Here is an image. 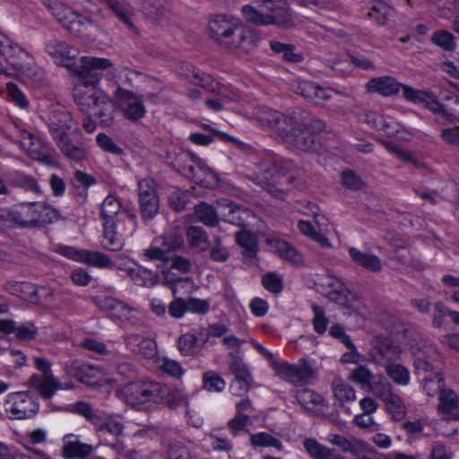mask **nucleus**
Instances as JSON below:
<instances>
[{
    "label": "nucleus",
    "instance_id": "nucleus-14",
    "mask_svg": "<svg viewBox=\"0 0 459 459\" xmlns=\"http://www.w3.org/2000/svg\"><path fill=\"white\" fill-rule=\"evenodd\" d=\"M186 76L196 85H200L204 90L220 96L227 100H236L238 94L227 86L215 81L210 74L201 72L199 69L191 66V69Z\"/></svg>",
    "mask_w": 459,
    "mask_h": 459
},
{
    "label": "nucleus",
    "instance_id": "nucleus-6",
    "mask_svg": "<svg viewBox=\"0 0 459 459\" xmlns=\"http://www.w3.org/2000/svg\"><path fill=\"white\" fill-rule=\"evenodd\" d=\"M4 409L10 420H29L38 414L39 403L29 391L14 392L6 395Z\"/></svg>",
    "mask_w": 459,
    "mask_h": 459
},
{
    "label": "nucleus",
    "instance_id": "nucleus-17",
    "mask_svg": "<svg viewBox=\"0 0 459 459\" xmlns=\"http://www.w3.org/2000/svg\"><path fill=\"white\" fill-rule=\"evenodd\" d=\"M46 52L51 56L56 64L70 67L74 65V59L79 51L67 42L56 39H49L45 44Z\"/></svg>",
    "mask_w": 459,
    "mask_h": 459
},
{
    "label": "nucleus",
    "instance_id": "nucleus-24",
    "mask_svg": "<svg viewBox=\"0 0 459 459\" xmlns=\"http://www.w3.org/2000/svg\"><path fill=\"white\" fill-rule=\"evenodd\" d=\"M28 383L30 387L37 389L45 399L52 398L56 392L62 387V383L53 374H33Z\"/></svg>",
    "mask_w": 459,
    "mask_h": 459
},
{
    "label": "nucleus",
    "instance_id": "nucleus-7",
    "mask_svg": "<svg viewBox=\"0 0 459 459\" xmlns=\"http://www.w3.org/2000/svg\"><path fill=\"white\" fill-rule=\"evenodd\" d=\"M100 217L103 222L125 224L126 232L128 234L134 233L137 229L136 214L128 209H123L120 200L114 195H108L103 200Z\"/></svg>",
    "mask_w": 459,
    "mask_h": 459
},
{
    "label": "nucleus",
    "instance_id": "nucleus-62",
    "mask_svg": "<svg viewBox=\"0 0 459 459\" xmlns=\"http://www.w3.org/2000/svg\"><path fill=\"white\" fill-rule=\"evenodd\" d=\"M160 369L163 373L177 379L180 378L185 373V370L179 362L169 358L162 359Z\"/></svg>",
    "mask_w": 459,
    "mask_h": 459
},
{
    "label": "nucleus",
    "instance_id": "nucleus-61",
    "mask_svg": "<svg viewBox=\"0 0 459 459\" xmlns=\"http://www.w3.org/2000/svg\"><path fill=\"white\" fill-rule=\"evenodd\" d=\"M250 423L249 416L235 415L228 421V428L232 436H238L241 432L249 433L247 426Z\"/></svg>",
    "mask_w": 459,
    "mask_h": 459
},
{
    "label": "nucleus",
    "instance_id": "nucleus-50",
    "mask_svg": "<svg viewBox=\"0 0 459 459\" xmlns=\"http://www.w3.org/2000/svg\"><path fill=\"white\" fill-rule=\"evenodd\" d=\"M423 390L429 397H434L437 394L445 391V379L439 373L431 374L423 379Z\"/></svg>",
    "mask_w": 459,
    "mask_h": 459
},
{
    "label": "nucleus",
    "instance_id": "nucleus-52",
    "mask_svg": "<svg viewBox=\"0 0 459 459\" xmlns=\"http://www.w3.org/2000/svg\"><path fill=\"white\" fill-rule=\"evenodd\" d=\"M304 447L314 459H330L333 455L332 449L320 444L315 438H307L304 441Z\"/></svg>",
    "mask_w": 459,
    "mask_h": 459
},
{
    "label": "nucleus",
    "instance_id": "nucleus-13",
    "mask_svg": "<svg viewBox=\"0 0 459 459\" xmlns=\"http://www.w3.org/2000/svg\"><path fill=\"white\" fill-rule=\"evenodd\" d=\"M402 348L385 336H376L372 341L371 359L378 366H385L400 359Z\"/></svg>",
    "mask_w": 459,
    "mask_h": 459
},
{
    "label": "nucleus",
    "instance_id": "nucleus-5",
    "mask_svg": "<svg viewBox=\"0 0 459 459\" xmlns=\"http://www.w3.org/2000/svg\"><path fill=\"white\" fill-rule=\"evenodd\" d=\"M260 172L258 184L278 199L283 198L295 179V175L290 170L288 164L282 165L276 161L263 162Z\"/></svg>",
    "mask_w": 459,
    "mask_h": 459
},
{
    "label": "nucleus",
    "instance_id": "nucleus-1",
    "mask_svg": "<svg viewBox=\"0 0 459 459\" xmlns=\"http://www.w3.org/2000/svg\"><path fill=\"white\" fill-rule=\"evenodd\" d=\"M210 37L222 48L247 54L257 44L258 38L241 20L230 15H216L209 22Z\"/></svg>",
    "mask_w": 459,
    "mask_h": 459
},
{
    "label": "nucleus",
    "instance_id": "nucleus-27",
    "mask_svg": "<svg viewBox=\"0 0 459 459\" xmlns=\"http://www.w3.org/2000/svg\"><path fill=\"white\" fill-rule=\"evenodd\" d=\"M125 341L130 351L139 353L146 359H152L157 354L156 342L151 338L141 339L139 334L130 333L126 335Z\"/></svg>",
    "mask_w": 459,
    "mask_h": 459
},
{
    "label": "nucleus",
    "instance_id": "nucleus-57",
    "mask_svg": "<svg viewBox=\"0 0 459 459\" xmlns=\"http://www.w3.org/2000/svg\"><path fill=\"white\" fill-rule=\"evenodd\" d=\"M156 243H160L169 255V252L177 251L184 247L183 237L178 233H171L156 238Z\"/></svg>",
    "mask_w": 459,
    "mask_h": 459
},
{
    "label": "nucleus",
    "instance_id": "nucleus-51",
    "mask_svg": "<svg viewBox=\"0 0 459 459\" xmlns=\"http://www.w3.org/2000/svg\"><path fill=\"white\" fill-rule=\"evenodd\" d=\"M368 393H372L375 396L382 400H386L394 394L391 383L382 374H377V377L372 384Z\"/></svg>",
    "mask_w": 459,
    "mask_h": 459
},
{
    "label": "nucleus",
    "instance_id": "nucleus-8",
    "mask_svg": "<svg viewBox=\"0 0 459 459\" xmlns=\"http://www.w3.org/2000/svg\"><path fill=\"white\" fill-rule=\"evenodd\" d=\"M167 163L176 171L195 182L202 181L199 173L205 174L207 168L196 156L181 149H174L167 154Z\"/></svg>",
    "mask_w": 459,
    "mask_h": 459
},
{
    "label": "nucleus",
    "instance_id": "nucleus-49",
    "mask_svg": "<svg viewBox=\"0 0 459 459\" xmlns=\"http://www.w3.org/2000/svg\"><path fill=\"white\" fill-rule=\"evenodd\" d=\"M430 40L445 51H454L456 48L454 34L446 30H438L433 32Z\"/></svg>",
    "mask_w": 459,
    "mask_h": 459
},
{
    "label": "nucleus",
    "instance_id": "nucleus-39",
    "mask_svg": "<svg viewBox=\"0 0 459 459\" xmlns=\"http://www.w3.org/2000/svg\"><path fill=\"white\" fill-rule=\"evenodd\" d=\"M187 242L193 248L205 251L210 247L209 237L206 231L198 226H190L186 230Z\"/></svg>",
    "mask_w": 459,
    "mask_h": 459
},
{
    "label": "nucleus",
    "instance_id": "nucleus-29",
    "mask_svg": "<svg viewBox=\"0 0 459 459\" xmlns=\"http://www.w3.org/2000/svg\"><path fill=\"white\" fill-rule=\"evenodd\" d=\"M62 154L74 162H81L86 159L87 152L82 143H74L66 134L54 141Z\"/></svg>",
    "mask_w": 459,
    "mask_h": 459
},
{
    "label": "nucleus",
    "instance_id": "nucleus-47",
    "mask_svg": "<svg viewBox=\"0 0 459 459\" xmlns=\"http://www.w3.org/2000/svg\"><path fill=\"white\" fill-rule=\"evenodd\" d=\"M384 146L392 154L403 162L412 164L416 167L420 165V159L411 152H409L393 142H384Z\"/></svg>",
    "mask_w": 459,
    "mask_h": 459
},
{
    "label": "nucleus",
    "instance_id": "nucleus-9",
    "mask_svg": "<svg viewBox=\"0 0 459 459\" xmlns=\"http://www.w3.org/2000/svg\"><path fill=\"white\" fill-rule=\"evenodd\" d=\"M273 370L280 378L300 386L310 384L316 377V370L306 361L299 364L273 362Z\"/></svg>",
    "mask_w": 459,
    "mask_h": 459
},
{
    "label": "nucleus",
    "instance_id": "nucleus-16",
    "mask_svg": "<svg viewBox=\"0 0 459 459\" xmlns=\"http://www.w3.org/2000/svg\"><path fill=\"white\" fill-rule=\"evenodd\" d=\"M207 341L204 328L196 327L178 338L177 348L182 356L195 357L200 353Z\"/></svg>",
    "mask_w": 459,
    "mask_h": 459
},
{
    "label": "nucleus",
    "instance_id": "nucleus-31",
    "mask_svg": "<svg viewBox=\"0 0 459 459\" xmlns=\"http://www.w3.org/2000/svg\"><path fill=\"white\" fill-rule=\"evenodd\" d=\"M159 387L155 403L164 404L169 408H177L186 403V395L181 389L173 388L160 383H159Z\"/></svg>",
    "mask_w": 459,
    "mask_h": 459
},
{
    "label": "nucleus",
    "instance_id": "nucleus-41",
    "mask_svg": "<svg viewBox=\"0 0 459 459\" xmlns=\"http://www.w3.org/2000/svg\"><path fill=\"white\" fill-rule=\"evenodd\" d=\"M377 377V375H375L366 366H359L352 370L350 379L359 385L362 390L368 392Z\"/></svg>",
    "mask_w": 459,
    "mask_h": 459
},
{
    "label": "nucleus",
    "instance_id": "nucleus-53",
    "mask_svg": "<svg viewBox=\"0 0 459 459\" xmlns=\"http://www.w3.org/2000/svg\"><path fill=\"white\" fill-rule=\"evenodd\" d=\"M386 411L394 420H401L404 418L406 410L402 398L395 393L384 401Z\"/></svg>",
    "mask_w": 459,
    "mask_h": 459
},
{
    "label": "nucleus",
    "instance_id": "nucleus-42",
    "mask_svg": "<svg viewBox=\"0 0 459 459\" xmlns=\"http://www.w3.org/2000/svg\"><path fill=\"white\" fill-rule=\"evenodd\" d=\"M394 10L383 1L377 0L374 2L368 16L376 21L378 25H385Z\"/></svg>",
    "mask_w": 459,
    "mask_h": 459
},
{
    "label": "nucleus",
    "instance_id": "nucleus-43",
    "mask_svg": "<svg viewBox=\"0 0 459 459\" xmlns=\"http://www.w3.org/2000/svg\"><path fill=\"white\" fill-rule=\"evenodd\" d=\"M281 117V113L266 107L260 108L256 113V119L261 126L269 127L274 131L275 129H282L279 126Z\"/></svg>",
    "mask_w": 459,
    "mask_h": 459
},
{
    "label": "nucleus",
    "instance_id": "nucleus-4",
    "mask_svg": "<svg viewBox=\"0 0 459 459\" xmlns=\"http://www.w3.org/2000/svg\"><path fill=\"white\" fill-rule=\"evenodd\" d=\"M59 212L44 202L22 203L7 214L8 221L22 229L41 228L57 221Z\"/></svg>",
    "mask_w": 459,
    "mask_h": 459
},
{
    "label": "nucleus",
    "instance_id": "nucleus-54",
    "mask_svg": "<svg viewBox=\"0 0 459 459\" xmlns=\"http://www.w3.org/2000/svg\"><path fill=\"white\" fill-rule=\"evenodd\" d=\"M195 215L201 222L207 226L214 227L218 223V213L212 205L206 203H201L195 206Z\"/></svg>",
    "mask_w": 459,
    "mask_h": 459
},
{
    "label": "nucleus",
    "instance_id": "nucleus-59",
    "mask_svg": "<svg viewBox=\"0 0 459 459\" xmlns=\"http://www.w3.org/2000/svg\"><path fill=\"white\" fill-rule=\"evenodd\" d=\"M299 403L307 410H312L316 404L321 403L322 397L309 389H303L297 393Z\"/></svg>",
    "mask_w": 459,
    "mask_h": 459
},
{
    "label": "nucleus",
    "instance_id": "nucleus-36",
    "mask_svg": "<svg viewBox=\"0 0 459 459\" xmlns=\"http://www.w3.org/2000/svg\"><path fill=\"white\" fill-rule=\"evenodd\" d=\"M273 251L282 259L300 264L303 262L302 255L290 244L282 239H274L271 242Z\"/></svg>",
    "mask_w": 459,
    "mask_h": 459
},
{
    "label": "nucleus",
    "instance_id": "nucleus-3",
    "mask_svg": "<svg viewBox=\"0 0 459 459\" xmlns=\"http://www.w3.org/2000/svg\"><path fill=\"white\" fill-rule=\"evenodd\" d=\"M269 13H264L251 5H244L241 13L247 23L255 26L275 25L289 30L295 27V22L285 0H256Z\"/></svg>",
    "mask_w": 459,
    "mask_h": 459
},
{
    "label": "nucleus",
    "instance_id": "nucleus-22",
    "mask_svg": "<svg viewBox=\"0 0 459 459\" xmlns=\"http://www.w3.org/2000/svg\"><path fill=\"white\" fill-rule=\"evenodd\" d=\"M221 208H227L228 213H221L224 220L228 222L245 228L249 225L250 220L254 218L253 212L247 208H243L233 202L223 199L218 203Z\"/></svg>",
    "mask_w": 459,
    "mask_h": 459
},
{
    "label": "nucleus",
    "instance_id": "nucleus-2",
    "mask_svg": "<svg viewBox=\"0 0 459 459\" xmlns=\"http://www.w3.org/2000/svg\"><path fill=\"white\" fill-rule=\"evenodd\" d=\"M42 4L51 12L58 22L75 37L93 41L98 37V33L102 30L101 27L91 19L74 12L62 3L42 0Z\"/></svg>",
    "mask_w": 459,
    "mask_h": 459
},
{
    "label": "nucleus",
    "instance_id": "nucleus-63",
    "mask_svg": "<svg viewBox=\"0 0 459 459\" xmlns=\"http://www.w3.org/2000/svg\"><path fill=\"white\" fill-rule=\"evenodd\" d=\"M314 318L313 327L316 333L323 334L325 333L328 325V318L325 315V310L318 305L313 306Z\"/></svg>",
    "mask_w": 459,
    "mask_h": 459
},
{
    "label": "nucleus",
    "instance_id": "nucleus-30",
    "mask_svg": "<svg viewBox=\"0 0 459 459\" xmlns=\"http://www.w3.org/2000/svg\"><path fill=\"white\" fill-rule=\"evenodd\" d=\"M403 84L391 76H382L370 79L367 82L369 92H377L385 97L397 94Z\"/></svg>",
    "mask_w": 459,
    "mask_h": 459
},
{
    "label": "nucleus",
    "instance_id": "nucleus-38",
    "mask_svg": "<svg viewBox=\"0 0 459 459\" xmlns=\"http://www.w3.org/2000/svg\"><path fill=\"white\" fill-rule=\"evenodd\" d=\"M236 242L244 249L243 255L247 259H254L258 251L257 238L250 231L241 230L235 235Z\"/></svg>",
    "mask_w": 459,
    "mask_h": 459
},
{
    "label": "nucleus",
    "instance_id": "nucleus-10",
    "mask_svg": "<svg viewBox=\"0 0 459 459\" xmlns=\"http://www.w3.org/2000/svg\"><path fill=\"white\" fill-rule=\"evenodd\" d=\"M114 95L126 119L136 123L145 117L147 110L143 96L121 87L117 88Z\"/></svg>",
    "mask_w": 459,
    "mask_h": 459
},
{
    "label": "nucleus",
    "instance_id": "nucleus-20",
    "mask_svg": "<svg viewBox=\"0 0 459 459\" xmlns=\"http://www.w3.org/2000/svg\"><path fill=\"white\" fill-rule=\"evenodd\" d=\"M65 371L74 377L79 382L87 385H95L99 382L101 374L100 369L89 364H82L77 360H72L65 364Z\"/></svg>",
    "mask_w": 459,
    "mask_h": 459
},
{
    "label": "nucleus",
    "instance_id": "nucleus-46",
    "mask_svg": "<svg viewBox=\"0 0 459 459\" xmlns=\"http://www.w3.org/2000/svg\"><path fill=\"white\" fill-rule=\"evenodd\" d=\"M82 255V262L90 265L100 268H113L115 266L114 262H112L109 256L104 253L99 251L83 250Z\"/></svg>",
    "mask_w": 459,
    "mask_h": 459
},
{
    "label": "nucleus",
    "instance_id": "nucleus-33",
    "mask_svg": "<svg viewBox=\"0 0 459 459\" xmlns=\"http://www.w3.org/2000/svg\"><path fill=\"white\" fill-rule=\"evenodd\" d=\"M108 6L114 12L116 16L130 30L135 32L136 27L133 22L134 14L132 5L125 0H103Z\"/></svg>",
    "mask_w": 459,
    "mask_h": 459
},
{
    "label": "nucleus",
    "instance_id": "nucleus-58",
    "mask_svg": "<svg viewBox=\"0 0 459 459\" xmlns=\"http://www.w3.org/2000/svg\"><path fill=\"white\" fill-rule=\"evenodd\" d=\"M143 256L148 261L165 262L169 259V255H168V252L160 243H156V238L152 241L149 248L143 250Z\"/></svg>",
    "mask_w": 459,
    "mask_h": 459
},
{
    "label": "nucleus",
    "instance_id": "nucleus-18",
    "mask_svg": "<svg viewBox=\"0 0 459 459\" xmlns=\"http://www.w3.org/2000/svg\"><path fill=\"white\" fill-rule=\"evenodd\" d=\"M134 233H126L125 224L117 222H103L102 247L109 251L117 252L125 245V238L131 237Z\"/></svg>",
    "mask_w": 459,
    "mask_h": 459
},
{
    "label": "nucleus",
    "instance_id": "nucleus-64",
    "mask_svg": "<svg viewBox=\"0 0 459 459\" xmlns=\"http://www.w3.org/2000/svg\"><path fill=\"white\" fill-rule=\"evenodd\" d=\"M167 453L169 459H192L189 449L178 441L171 442Z\"/></svg>",
    "mask_w": 459,
    "mask_h": 459
},
{
    "label": "nucleus",
    "instance_id": "nucleus-11",
    "mask_svg": "<svg viewBox=\"0 0 459 459\" xmlns=\"http://www.w3.org/2000/svg\"><path fill=\"white\" fill-rule=\"evenodd\" d=\"M80 62V66L75 70L81 80L79 83L90 86L97 87L102 77L101 72L113 67L111 60L108 58L82 56Z\"/></svg>",
    "mask_w": 459,
    "mask_h": 459
},
{
    "label": "nucleus",
    "instance_id": "nucleus-56",
    "mask_svg": "<svg viewBox=\"0 0 459 459\" xmlns=\"http://www.w3.org/2000/svg\"><path fill=\"white\" fill-rule=\"evenodd\" d=\"M226 386L224 379L213 371H207L203 376V387L208 392H221Z\"/></svg>",
    "mask_w": 459,
    "mask_h": 459
},
{
    "label": "nucleus",
    "instance_id": "nucleus-28",
    "mask_svg": "<svg viewBox=\"0 0 459 459\" xmlns=\"http://www.w3.org/2000/svg\"><path fill=\"white\" fill-rule=\"evenodd\" d=\"M306 118H308L307 113L300 108H296L286 115L281 114L279 126L282 129H275V132L279 133L285 140L287 134H291L296 127L306 126Z\"/></svg>",
    "mask_w": 459,
    "mask_h": 459
},
{
    "label": "nucleus",
    "instance_id": "nucleus-12",
    "mask_svg": "<svg viewBox=\"0 0 459 459\" xmlns=\"http://www.w3.org/2000/svg\"><path fill=\"white\" fill-rule=\"evenodd\" d=\"M157 388H160L159 382H130L124 386L122 394L128 404L137 406L148 402L156 403V395L159 390Z\"/></svg>",
    "mask_w": 459,
    "mask_h": 459
},
{
    "label": "nucleus",
    "instance_id": "nucleus-19",
    "mask_svg": "<svg viewBox=\"0 0 459 459\" xmlns=\"http://www.w3.org/2000/svg\"><path fill=\"white\" fill-rule=\"evenodd\" d=\"M9 64L25 76L33 80H39L43 71L36 65L34 59L22 48L14 49V54L8 56Z\"/></svg>",
    "mask_w": 459,
    "mask_h": 459
},
{
    "label": "nucleus",
    "instance_id": "nucleus-23",
    "mask_svg": "<svg viewBox=\"0 0 459 459\" xmlns=\"http://www.w3.org/2000/svg\"><path fill=\"white\" fill-rule=\"evenodd\" d=\"M104 91L97 89L96 86H90L77 83L74 88V100L82 113H89L95 104V98L103 94Z\"/></svg>",
    "mask_w": 459,
    "mask_h": 459
},
{
    "label": "nucleus",
    "instance_id": "nucleus-40",
    "mask_svg": "<svg viewBox=\"0 0 459 459\" xmlns=\"http://www.w3.org/2000/svg\"><path fill=\"white\" fill-rule=\"evenodd\" d=\"M93 303L103 310H109L117 316H122L121 313L129 312L131 308L126 303L117 300L115 298L108 296H99L93 298Z\"/></svg>",
    "mask_w": 459,
    "mask_h": 459
},
{
    "label": "nucleus",
    "instance_id": "nucleus-34",
    "mask_svg": "<svg viewBox=\"0 0 459 459\" xmlns=\"http://www.w3.org/2000/svg\"><path fill=\"white\" fill-rule=\"evenodd\" d=\"M126 272L132 281L140 287L152 288L155 286L160 280L159 274L156 272L140 265L136 268H127Z\"/></svg>",
    "mask_w": 459,
    "mask_h": 459
},
{
    "label": "nucleus",
    "instance_id": "nucleus-37",
    "mask_svg": "<svg viewBox=\"0 0 459 459\" xmlns=\"http://www.w3.org/2000/svg\"><path fill=\"white\" fill-rule=\"evenodd\" d=\"M93 450L92 446L76 439L65 442L63 447V455L69 459H86L92 454Z\"/></svg>",
    "mask_w": 459,
    "mask_h": 459
},
{
    "label": "nucleus",
    "instance_id": "nucleus-35",
    "mask_svg": "<svg viewBox=\"0 0 459 459\" xmlns=\"http://www.w3.org/2000/svg\"><path fill=\"white\" fill-rule=\"evenodd\" d=\"M91 108L94 109V116L100 118L101 124L109 126L113 122V105L109 96L105 92L95 98V104Z\"/></svg>",
    "mask_w": 459,
    "mask_h": 459
},
{
    "label": "nucleus",
    "instance_id": "nucleus-55",
    "mask_svg": "<svg viewBox=\"0 0 459 459\" xmlns=\"http://www.w3.org/2000/svg\"><path fill=\"white\" fill-rule=\"evenodd\" d=\"M140 212L143 220L151 221L158 213L160 201L158 196L138 200Z\"/></svg>",
    "mask_w": 459,
    "mask_h": 459
},
{
    "label": "nucleus",
    "instance_id": "nucleus-25",
    "mask_svg": "<svg viewBox=\"0 0 459 459\" xmlns=\"http://www.w3.org/2000/svg\"><path fill=\"white\" fill-rule=\"evenodd\" d=\"M437 410L446 420H459V399L455 391L446 389L441 392Z\"/></svg>",
    "mask_w": 459,
    "mask_h": 459
},
{
    "label": "nucleus",
    "instance_id": "nucleus-21",
    "mask_svg": "<svg viewBox=\"0 0 459 459\" xmlns=\"http://www.w3.org/2000/svg\"><path fill=\"white\" fill-rule=\"evenodd\" d=\"M229 369L235 376V382L231 384L230 388H234V384L239 385V390L247 392L252 383V376L244 363L239 351H231L229 354Z\"/></svg>",
    "mask_w": 459,
    "mask_h": 459
},
{
    "label": "nucleus",
    "instance_id": "nucleus-32",
    "mask_svg": "<svg viewBox=\"0 0 459 459\" xmlns=\"http://www.w3.org/2000/svg\"><path fill=\"white\" fill-rule=\"evenodd\" d=\"M348 253L351 260L365 270L376 273L382 270V262L378 256L364 253L356 247H350Z\"/></svg>",
    "mask_w": 459,
    "mask_h": 459
},
{
    "label": "nucleus",
    "instance_id": "nucleus-26",
    "mask_svg": "<svg viewBox=\"0 0 459 459\" xmlns=\"http://www.w3.org/2000/svg\"><path fill=\"white\" fill-rule=\"evenodd\" d=\"M285 141L301 152H313L316 149V142L315 136L307 128V118L306 126L296 127L291 134H287Z\"/></svg>",
    "mask_w": 459,
    "mask_h": 459
},
{
    "label": "nucleus",
    "instance_id": "nucleus-45",
    "mask_svg": "<svg viewBox=\"0 0 459 459\" xmlns=\"http://www.w3.org/2000/svg\"><path fill=\"white\" fill-rule=\"evenodd\" d=\"M332 389L334 397L342 404L345 402L354 401L356 392L354 388L342 381L341 378H334L332 382Z\"/></svg>",
    "mask_w": 459,
    "mask_h": 459
},
{
    "label": "nucleus",
    "instance_id": "nucleus-60",
    "mask_svg": "<svg viewBox=\"0 0 459 459\" xmlns=\"http://www.w3.org/2000/svg\"><path fill=\"white\" fill-rule=\"evenodd\" d=\"M229 249L222 244V239L216 237L213 239V244L210 250V257L212 261L217 263H224L230 258Z\"/></svg>",
    "mask_w": 459,
    "mask_h": 459
},
{
    "label": "nucleus",
    "instance_id": "nucleus-48",
    "mask_svg": "<svg viewBox=\"0 0 459 459\" xmlns=\"http://www.w3.org/2000/svg\"><path fill=\"white\" fill-rule=\"evenodd\" d=\"M250 444L254 447H274L281 451L283 448L280 439L273 437L267 432L250 434Z\"/></svg>",
    "mask_w": 459,
    "mask_h": 459
},
{
    "label": "nucleus",
    "instance_id": "nucleus-44",
    "mask_svg": "<svg viewBox=\"0 0 459 459\" xmlns=\"http://www.w3.org/2000/svg\"><path fill=\"white\" fill-rule=\"evenodd\" d=\"M385 368L387 376L394 384L405 386L410 383V371L404 366L392 362L385 365Z\"/></svg>",
    "mask_w": 459,
    "mask_h": 459
},
{
    "label": "nucleus",
    "instance_id": "nucleus-15",
    "mask_svg": "<svg viewBox=\"0 0 459 459\" xmlns=\"http://www.w3.org/2000/svg\"><path fill=\"white\" fill-rule=\"evenodd\" d=\"M71 113L59 104L54 105L48 117V129L53 141L68 134L75 126Z\"/></svg>",
    "mask_w": 459,
    "mask_h": 459
}]
</instances>
